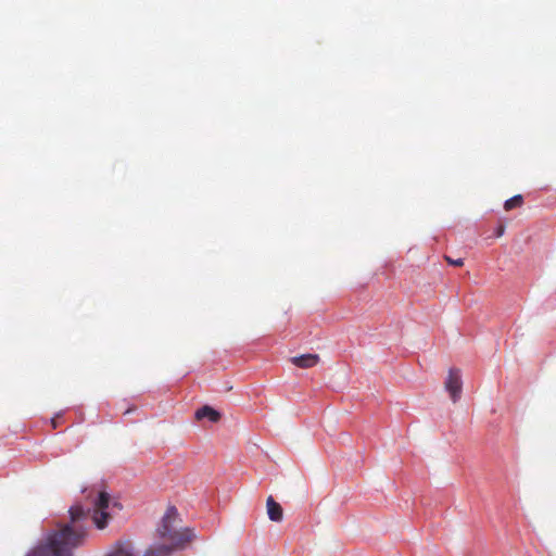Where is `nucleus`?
I'll use <instances>...</instances> for the list:
<instances>
[{
    "label": "nucleus",
    "instance_id": "f03ea898",
    "mask_svg": "<svg viewBox=\"0 0 556 556\" xmlns=\"http://www.w3.org/2000/svg\"><path fill=\"white\" fill-rule=\"evenodd\" d=\"M179 514L175 506L167 508L157 529L161 538L170 541L172 546L161 545L147 552L146 556H168L174 549H182L194 539L193 530L190 528L176 531V521Z\"/></svg>",
    "mask_w": 556,
    "mask_h": 556
},
{
    "label": "nucleus",
    "instance_id": "20e7f679",
    "mask_svg": "<svg viewBox=\"0 0 556 556\" xmlns=\"http://www.w3.org/2000/svg\"><path fill=\"white\" fill-rule=\"evenodd\" d=\"M445 390L450 393L451 400L456 403L460 399L463 381L460 370L451 368L444 382Z\"/></svg>",
    "mask_w": 556,
    "mask_h": 556
},
{
    "label": "nucleus",
    "instance_id": "7ed1b4c3",
    "mask_svg": "<svg viewBox=\"0 0 556 556\" xmlns=\"http://www.w3.org/2000/svg\"><path fill=\"white\" fill-rule=\"evenodd\" d=\"M109 503L110 495L106 492H100L92 515V520L99 529H104L109 522L110 515L105 511Z\"/></svg>",
    "mask_w": 556,
    "mask_h": 556
},
{
    "label": "nucleus",
    "instance_id": "6e6552de",
    "mask_svg": "<svg viewBox=\"0 0 556 556\" xmlns=\"http://www.w3.org/2000/svg\"><path fill=\"white\" fill-rule=\"evenodd\" d=\"M106 556H136L130 543H118Z\"/></svg>",
    "mask_w": 556,
    "mask_h": 556
},
{
    "label": "nucleus",
    "instance_id": "f8f14e48",
    "mask_svg": "<svg viewBox=\"0 0 556 556\" xmlns=\"http://www.w3.org/2000/svg\"><path fill=\"white\" fill-rule=\"evenodd\" d=\"M51 424H52V427H53V428H56V427H58V420H56V418H52V419H51Z\"/></svg>",
    "mask_w": 556,
    "mask_h": 556
},
{
    "label": "nucleus",
    "instance_id": "f257e3e1",
    "mask_svg": "<svg viewBox=\"0 0 556 556\" xmlns=\"http://www.w3.org/2000/svg\"><path fill=\"white\" fill-rule=\"evenodd\" d=\"M89 510L80 505L70 508L71 522L48 538L46 544L36 547L30 556H72V549L80 546L85 540Z\"/></svg>",
    "mask_w": 556,
    "mask_h": 556
},
{
    "label": "nucleus",
    "instance_id": "1a4fd4ad",
    "mask_svg": "<svg viewBox=\"0 0 556 556\" xmlns=\"http://www.w3.org/2000/svg\"><path fill=\"white\" fill-rule=\"evenodd\" d=\"M523 204V198L521 194L514 195L513 198L508 199L504 203V208L506 211H511L514 208L520 207Z\"/></svg>",
    "mask_w": 556,
    "mask_h": 556
},
{
    "label": "nucleus",
    "instance_id": "423d86ee",
    "mask_svg": "<svg viewBox=\"0 0 556 556\" xmlns=\"http://www.w3.org/2000/svg\"><path fill=\"white\" fill-rule=\"evenodd\" d=\"M319 356L317 354H304L291 358V363L300 368H311L317 365Z\"/></svg>",
    "mask_w": 556,
    "mask_h": 556
},
{
    "label": "nucleus",
    "instance_id": "9d476101",
    "mask_svg": "<svg viewBox=\"0 0 556 556\" xmlns=\"http://www.w3.org/2000/svg\"><path fill=\"white\" fill-rule=\"evenodd\" d=\"M446 262L450 264V265H453V266H463L464 265V260L463 258H457V260H454L447 255L444 256Z\"/></svg>",
    "mask_w": 556,
    "mask_h": 556
},
{
    "label": "nucleus",
    "instance_id": "0eeeda50",
    "mask_svg": "<svg viewBox=\"0 0 556 556\" xmlns=\"http://www.w3.org/2000/svg\"><path fill=\"white\" fill-rule=\"evenodd\" d=\"M195 418L202 420L207 418L212 422H217L220 419V414L208 405H204L195 412Z\"/></svg>",
    "mask_w": 556,
    "mask_h": 556
},
{
    "label": "nucleus",
    "instance_id": "39448f33",
    "mask_svg": "<svg viewBox=\"0 0 556 556\" xmlns=\"http://www.w3.org/2000/svg\"><path fill=\"white\" fill-rule=\"evenodd\" d=\"M266 508H267L268 518L271 521L278 522V521L282 520V517H283L282 507L280 506L279 503H277L273 498V496H268V498L266 501Z\"/></svg>",
    "mask_w": 556,
    "mask_h": 556
},
{
    "label": "nucleus",
    "instance_id": "9b49d317",
    "mask_svg": "<svg viewBox=\"0 0 556 556\" xmlns=\"http://www.w3.org/2000/svg\"><path fill=\"white\" fill-rule=\"evenodd\" d=\"M504 230H505V228H504L503 226H501V227L498 228V230H497V236H498V237H500V236H502V235L504 233Z\"/></svg>",
    "mask_w": 556,
    "mask_h": 556
}]
</instances>
